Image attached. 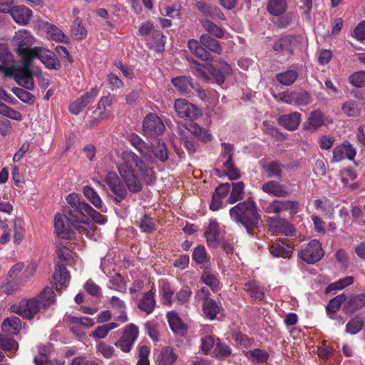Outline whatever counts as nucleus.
<instances>
[{"label": "nucleus", "mask_w": 365, "mask_h": 365, "mask_svg": "<svg viewBox=\"0 0 365 365\" xmlns=\"http://www.w3.org/2000/svg\"><path fill=\"white\" fill-rule=\"evenodd\" d=\"M117 168L120 178L114 172H108L105 178L107 192L117 203L126 198L128 190L138 192L142 190L140 177L148 184L155 181L153 169L133 152H123Z\"/></svg>", "instance_id": "f257e3e1"}, {"label": "nucleus", "mask_w": 365, "mask_h": 365, "mask_svg": "<svg viewBox=\"0 0 365 365\" xmlns=\"http://www.w3.org/2000/svg\"><path fill=\"white\" fill-rule=\"evenodd\" d=\"M230 216L237 225L243 226L249 234L258 227L261 217L257 204L253 200H244L230 210Z\"/></svg>", "instance_id": "f03ea898"}, {"label": "nucleus", "mask_w": 365, "mask_h": 365, "mask_svg": "<svg viewBox=\"0 0 365 365\" xmlns=\"http://www.w3.org/2000/svg\"><path fill=\"white\" fill-rule=\"evenodd\" d=\"M19 63L10 67L0 66V74H2L4 78L14 77L19 86L27 90H33L34 88L33 76L36 72L30 70L31 61H19Z\"/></svg>", "instance_id": "7ed1b4c3"}, {"label": "nucleus", "mask_w": 365, "mask_h": 365, "mask_svg": "<svg viewBox=\"0 0 365 365\" xmlns=\"http://www.w3.org/2000/svg\"><path fill=\"white\" fill-rule=\"evenodd\" d=\"M187 46L196 57L205 61H212L213 60L212 56L205 48L217 54H221L222 52L219 41L207 34L201 35L200 42L195 39L189 40Z\"/></svg>", "instance_id": "20e7f679"}, {"label": "nucleus", "mask_w": 365, "mask_h": 365, "mask_svg": "<svg viewBox=\"0 0 365 365\" xmlns=\"http://www.w3.org/2000/svg\"><path fill=\"white\" fill-rule=\"evenodd\" d=\"M34 42V38L31 32L21 29L16 32L12 43L15 46L16 53L20 56V61H31V56L34 52V48H31Z\"/></svg>", "instance_id": "39448f33"}, {"label": "nucleus", "mask_w": 365, "mask_h": 365, "mask_svg": "<svg viewBox=\"0 0 365 365\" xmlns=\"http://www.w3.org/2000/svg\"><path fill=\"white\" fill-rule=\"evenodd\" d=\"M42 309L38 299L35 297L29 299L21 300L19 304L11 307V311L26 319H31Z\"/></svg>", "instance_id": "423d86ee"}, {"label": "nucleus", "mask_w": 365, "mask_h": 365, "mask_svg": "<svg viewBox=\"0 0 365 365\" xmlns=\"http://www.w3.org/2000/svg\"><path fill=\"white\" fill-rule=\"evenodd\" d=\"M222 150L220 158L224 160L223 167L225 174L230 180H237L240 178V170L233 165L232 158L235 152L234 145L230 143H221Z\"/></svg>", "instance_id": "0eeeda50"}, {"label": "nucleus", "mask_w": 365, "mask_h": 365, "mask_svg": "<svg viewBox=\"0 0 365 365\" xmlns=\"http://www.w3.org/2000/svg\"><path fill=\"white\" fill-rule=\"evenodd\" d=\"M35 58L39 59L48 69L58 70L61 67V62L55 53L43 47L35 46L34 48V52L31 56V62Z\"/></svg>", "instance_id": "6e6552de"}, {"label": "nucleus", "mask_w": 365, "mask_h": 365, "mask_svg": "<svg viewBox=\"0 0 365 365\" xmlns=\"http://www.w3.org/2000/svg\"><path fill=\"white\" fill-rule=\"evenodd\" d=\"M324 255L320 242L313 240L301 249L299 256L307 264H314L321 259Z\"/></svg>", "instance_id": "1a4fd4ad"}, {"label": "nucleus", "mask_w": 365, "mask_h": 365, "mask_svg": "<svg viewBox=\"0 0 365 365\" xmlns=\"http://www.w3.org/2000/svg\"><path fill=\"white\" fill-rule=\"evenodd\" d=\"M174 109L180 118L194 120L201 115L200 110L185 99L178 98L174 103Z\"/></svg>", "instance_id": "9d476101"}, {"label": "nucleus", "mask_w": 365, "mask_h": 365, "mask_svg": "<svg viewBox=\"0 0 365 365\" xmlns=\"http://www.w3.org/2000/svg\"><path fill=\"white\" fill-rule=\"evenodd\" d=\"M138 334V327L133 324H128L125 327L121 338L115 343V346L128 353L131 350Z\"/></svg>", "instance_id": "9b49d317"}, {"label": "nucleus", "mask_w": 365, "mask_h": 365, "mask_svg": "<svg viewBox=\"0 0 365 365\" xmlns=\"http://www.w3.org/2000/svg\"><path fill=\"white\" fill-rule=\"evenodd\" d=\"M143 132L148 137L161 135L165 130V125L160 118L155 113L148 115L143 124Z\"/></svg>", "instance_id": "f8f14e48"}, {"label": "nucleus", "mask_w": 365, "mask_h": 365, "mask_svg": "<svg viewBox=\"0 0 365 365\" xmlns=\"http://www.w3.org/2000/svg\"><path fill=\"white\" fill-rule=\"evenodd\" d=\"M99 93L97 86L92 88L89 91L84 93L81 98H77L69 106V110L72 114L78 115L88 104L94 101Z\"/></svg>", "instance_id": "ddd939ff"}, {"label": "nucleus", "mask_w": 365, "mask_h": 365, "mask_svg": "<svg viewBox=\"0 0 365 365\" xmlns=\"http://www.w3.org/2000/svg\"><path fill=\"white\" fill-rule=\"evenodd\" d=\"M356 154V149L348 141L343 144L336 145L332 151V158L330 160L331 163H336L348 159L349 160H354Z\"/></svg>", "instance_id": "4468645a"}, {"label": "nucleus", "mask_w": 365, "mask_h": 365, "mask_svg": "<svg viewBox=\"0 0 365 365\" xmlns=\"http://www.w3.org/2000/svg\"><path fill=\"white\" fill-rule=\"evenodd\" d=\"M83 205H88V203L86 202H83L80 206L77 205V207H69L68 209L64 210V215L66 219L69 221V222L75 227L76 229H80L81 227V225H76V223H84L86 221V213L85 212L83 207Z\"/></svg>", "instance_id": "2eb2a0df"}, {"label": "nucleus", "mask_w": 365, "mask_h": 365, "mask_svg": "<svg viewBox=\"0 0 365 365\" xmlns=\"http://www.w3.org/2000/svg\"><path fill=\"white\" fill-rule=\"evenodd\" d=\"M68 324L71 330L78 336L81 335V328H89L94 325V322L89 317H78L71 314H66L64 318Z\"/></svg>", "instance_id": "dca6fc26"}, {"label": "nucleus", "mask_w": 365, "mask_h": 365, "mask_svg": "<svg viewBox=\"0 0 365 365\" xmlns=\"http://www.w3.org/2000/svg\"><path fill=\"white\" fill-rule=\"evenodd\" d=\"M269 229L276 233H283L286 235H293L295 229L287 220L278 217H271L269 220Z\"/></svg>", "instance_id": "f3484780"}, {"label": "nucleus", "mask_w": 365, "mask_h": 365, "mask_svg": "<svg viewBox=\"0 0 365 365\" xmlns=\"http://www.w3.org/2000/svg\"><path fill=\"white\" fill-rule=\"evenodd\" d=\"M69 221L65 220L60 214H56L54 217V226L56 232L58 237L65 240L71 239L74 232L72 230L73 227L71 224L68 223Z\"/></svg>", "instance_id": "a211bd4d"}, {"label": "nucleus", "mask_w": 365, "mask_h": 365, "mask_svg": "<svg viewBox=\"0 0 365 365\" xmlns=\"http://www.w3.org/2000/svg\"><path fill=\"white\" fill-rule=\"evenodd\" d=\"M262 190L268 195L277 197H286L289 195L285 185L276 180H270L262 184Z\"/></svg>", "instance_id": "6ab92c4d"}, {"label": "nucleus", "mask_w": 365, "mask_h": 365, "mask_svg": "<svg viewBox=\"0 0 365 365\" xmlns=\"http://www.w3.org/2000/svg\"><path fill=\"white\" fill-rule=\"evenodd\" d=\"M326 124L324 114L319 110L311 112L303 125L306 130L314 132L321 126Z\"/></svg>", "instance_id": "aec40b11"}, {"label": "nucleus", "mask_w": 365, "mask_h": 365, "mask_svg": "<svg viewBox=\"0 0 365 365\" xmlns=\"http://www.w3.org/2000/svg\"><path fill=\"white\" fill-rule=\"evenodd\" d=\"M269 252L276 257H289L292 253V247L287 240H278L269 247Z\"/></svg>", "instance_id": "412c9836"}, {"label": "nucleus", "mask_w": 365, "mask_h": 365, "mask_svg": "<svg viewBox=\"0 0 365 365\" xmlns=\"http://www.w3.org/2000/svg\"><path fill=\"white\" fill-rule=\"evenodd\" d=\"M13 19L19 24H29L32 16V11L26 6H18L12 7L10 10Z\"/></svg>", "instance_id": "4be33fe9"}, {"label": "nucleus", "mask_w": 365, "mask_h": 365, "mask_svg": "<svg viewBox=\"0 0 365 365\" xmlns=\"http://www.w3.org/2000/svg\"><path fill=\"white\" fill-rule=\"evenodd\" d=\"M298 202L294 200H274L269 206V212L279 214L283 211L293 210L297 212Z\"/></svg>", "instance_id": "5701e85b"}, {"label": "nucleus", "mask_w": 365, "mask_h": 365, "mask_svg": "<svg viewBox=\"0 0 365 365\" xmlns=\"http://www.w3.org/2000/svg\"><path fill=\"white\" fill-rule=\"evenodd\" d=\"M301 122V114L293 112L289 114H284L279 118V124L289 130H294L298 128Z\"/></svg>", "instance_id": "b1692460"}, {"label": "nucleus", "mask_w": 365, "mask_h": 365, "mask_svg": "<svg viewBox=\"0 0 365 365\" xmlns=\"http://www.w3.org/2000/svg\"><path fill=\"white\" fill-rule=\"evenodd\" d=\"M274 51L282 55L292 54L294 50L293 38L290 36H284L277 40L272 46Z\"/></svg>", "instance_id": "393cba45"}, {"label": "nucleus", "mask_w": 365, "mask_h": 365, "mask_svg": "<svg viewBox=\"0 0 365 365\" xmlns=\"http://www.w3.org/2000/svg\"><path fill=\"white\" fill-rule=\"evenodd\" d=\"M219 236L220 225L216 220H212L205 232V237L208 246L216 247L218 245Z\"/></svg>", "instance_id": "a878e982"}, {"label": "nucleus", "mask_w": 365, "mask_h": 365, "mask_svg": "<svg viewBox=\"0 0 365 365\" xmlns=\"http://www.w3.org/2000/svg\"><path fill=\"white\" fill-rule=\"evenodd\" d=\"M56 289H62L68 285L70 275L64 266L58 265L53 274Z\"/></svg>", "instance_id": "bb28decb"}, {"label": "nucleus", "mask_w": 365, "mask_h": 365, "mask_svg": "<svg viewBox=\"0 0 365 365\" xmlns=\"http://www.w3.org/2000/svg\"><path fill=\"white\" fill-rule=\"evenodd\" d=\"M2 331L9 335L17 334L21 329V319L12 316L5 319L1 325Z\"/></svg>", "instance_id": "cd10ccee"}, {"label": "nucleus", "mask_w": 365, "mask_h": 365, "mask_svg": "<svg viewBox=\"0 0 365 365\" xmlns=\"http://www.w3.org/2000/svg\"><path fill=\"white\" fill-rule=\"evenodd\" d=\"M365 307V294L351 296L346 302L344 309L346 313H353Z\"/></svg>", "instance_id": "c85d7f7f"}, {"label": "nucleus", "mask_w": 365, "mask_h": 365, "mask_svg": "<svg viewBox=\"0 0 365 365\" xmlns=\"http://www.w3.org/2000/svg\"><path fill=\"white\" fill-rule=\"evenodd\" d=\"M173 86L182 94L190 93L192 88H195V84L191 82L190 78L187 76H178L172 79Z\"/></svg>", "instance_id": "c756f323"}, {"label": "nucleus", "mask_w": 365, "mask_h": 365, "mask_svg": "<svg viewBox=\"0 0 365 365\" xmlns=\"http://www.w3.org/2000/svg\"><path fill=\"white\" fill-rule=\"evenodd\" d=\"M230 185V195L227 199V202L229 204H234L244 198L245 185L243 182L240 181L232 182Z\"/></svg>", "instance_id": "7c9ffc66"}, {"label": "nucleus", "mask_w": 365, "mask_h": 365, "mask_svg": "<svg viewBox=\"0 0 365 365\" xmlns=\"http://www.w3.org/2000/svg\"><path fill=\"white\" fill-rule=\"evenodd\" d=\"M36 298L38 299V303L42 309L47 308L56 302V294L53 289L51 287H46L39 293Z\"/></svg>", "instance_id": "2f4dec72"}, {"label": "nucleus", "mask_w": 365, "mask_h": 365, "mask_svg": "<svg viewBox=\"0 0 365 365\" xmlns=\"http://www.w3.org/2000/svg\"><path fill=\"white\" fill-rule=\"evenodd\" d=\"M130 141L132 145L140 153L142 157L145 160H153V155L150 152V146L146 145L139 136L136 135H132Z\"/></svg>", "instance_id": "473e14b6"}, {"label": "nucleus", "mask_w": 365, "mask_h": 365, "mask_svg": "<svg viewBox=\"0 0 365 365\" xmlns=\"http://www.w3.org/2000/svg\"><path fill=\"white\" fill-rule=\"evenodd\" d=\"M202 307L205 315L211 320L215 318L220 310V307L217 302L208 297H205Z\"/></svg>", "instance_id": "72a5a7b5"}, {"label": "nucleus", "mask_w": 365, "mask_h": 365, "mask_svg": "<svg viewBox=\"0 0 365 365\" xmlns=\"http://www.w3.org/2000/svg\"><path fill=\"white\" fill-rule=\"evenodd\" d=\"M155 306L154 294L152 292H146L138 303V308L148 314L153 312Z\"/></svg>", "instance_id": "f704fd0d"}, {"label": "nucleus", "mask_w": 365, "mask_h": 365, "mask_svg": "<svg viewBox=\"0 0 365 365\" xmlns=\"http://www.w3.org/2000/svg\"><path fill=\"white\" fill-rule=\"evenodd\" d=\"M177 359V355L172 348L166 346L162 349L158 357V365H173Z\"/></svg>", "instance_id": "c9c22d12"}, {"label": "nucleus", "mask_w": 365, "mask_h": 365, "mask_svg": "<svg viewBox=\"0 0 365 365\" xmlns=\"http://www.w3.org/2000/svg\"><path fill=\"white\" fill-rule=\"evenodd\" d=\"M284 165L277 161H272L262 166V170L268 178H278L282 176V168Z\"/></svg>", "instance_id": "e433bc0d"}, {"label": "nucleus", "mask_w": 365, "mask_h": 365, "mask_svg": "<svg viewBox=\"0 0 365 365\" xmlns=\"http://www.w3.org/2000/svg\"><path fill=\"white\" fill-rule=\"evenodd\" d=\"M299 76L298 72L296 69H289L286 71L277 74V81L284 86L292 85Z\"/></svg>", "instance_id": "4c0bfd02"}, {"label": "nucleus", "mask_w": 365, "mask_h": 365, "mask_svg": "<svg viewBox=\"0 0 365 365\" xmlns=\"http://www.w3.org/2000/svg\"><path fill=\"white\" fill-rule=\"evenodd\" d=\"M244 289L255 299L262 300L264 297L263 288L255 281H250L245 283Z\"/></svg>", "instance_id": "58836bf2"}, {"label": "nucleus", "mask_w": 365, "mask_h": 365, "mask_svg": "<svg viewBox=\"0 0 365 365\" xmlns=\"http://www.w3.org/2000/svg\"><path fill=\"white\" fill-rule=\"evenodd\" d=\"M150 152L153 155V160L148 161L152 163L155 158L158 159L161 162H165L168 160V150L164 143L158 142V143L150 147Z\"/></svg>", "instance_id": "ea45409f"}, {"label": "nucleus", "mask_w": 365, "mask_h": 365, "mask_svg": "<svg viewBox=\"0 0 365 365\" xmlns=\"http://www.w3.org/2000/svg\"><path fill=\"white\" fill-rule=\"evenodd\" d=\"M83 192L96 207L101 209L102 212L106 211V208H103V202L100 196L92 187L89 186L83 187Z\"/></svg>", "instance_id": "a19ab883"}, {"label": "nucleus", "mask_w": 365, "mask_h": 365, "mask_svg": "<svg viewBox=\"0 0 365 365\" xmlns=\"http://www.w3.org/2000/svg\"><path fill=\"white\" fill-rule=\"evenodd\" d=\"M46 31L50 38L53 41L62 43H67L68 41V37L53 24H48L46 26Z\"/></svg>", "instance_id": "79ce46f5"}, {"label": "nucleus", "mask_w": 365, "mask_h": 365, "mask_svg": "<svg viewBox=\"0 0 365 365\" xmlns=\"http://www.w3.org/2000/svg\"><path fill=\"white\" fill-rule=\"evenodd\" d=\"M201 22L203 29L211 35L218 38L224 37L225 31L222 28L208 19L202 20Z\"/></svg>", "instance_id": "37998d69"}, {"label": "nucleus", "mask_w": 365, "mask_h": 365, "mask_svg": "<svg viewBox=\"0 0 365 365\" xmlns=\"http://www.w3.org/2000/svg\"><path fill=\"white\" fill-rule=\"evenodd\" d=\"M168 320L171 329L177 334H182L186 329V326L182 322L179 317L174 312L168 314Z\"/></svg>", "instance_id": "c03bdc74"}, {"label": "nucleus", "mask_w": 365, "mask_h": 365, "mask_svg": "<svg viewBox=\"0 0 365 365\" xmlns=\"http://www.w3.org/2000/svg\"><path fill=\"white\" fill-rule=\"evenodd\" d=\"M267 9L271 14L279 16L285 11L287 2L285 0H269Z\"/></svg>", "instance_id": "a18cd8bd"}, {"label": "nucleus", "mask_w": 365, "mask_h": 365, "mask_svg": "<svg viewBox=\"0 0 365 365\" xmlns=\"http://www.w3.org/2000/svg\"><path fill=\"white\" fill-rule=\"evenodd\" d=\"M113 99L114 96L110 94L101 98L98 104V108L95 111L97 112L99 110L98 115L101 119H105L109 115V113L106 111V108L113 103Z\"/></svg>", "instance_id": "49530a36"}, {"label": "nucleus", "mask_w": 365, "mask_h": 365, "mask_svg": "<svg viewBox=\"0 0 365 365\" xmlns=\"http://www.w3.org/2000/svg\"><path fill=\"white\" fill-rule=\"evenodd\" d=\"M201 280L214 292L220 289V282L216 274L208 271L203 272Z\"/></svg>", "instance_id": "de8ad7c7"}, {"label": "nucleus", "mask_w": 365, "mask_h": 365, "mask_svg": "<svg viewBox=\"0 0 365 365\" xmlns=\"http://www.w3.org/2000/svg\"><path fill=\"white\" fill-rule=\"evenodd\" d=\"M118 327V324L115 322H110L102 326H99L95 329L92 332L91 336L96 339L105 338L108 332Z\"/></svg>", "instance_id": "09e8293b"}, {"label": "nucleus", "mask_w": 365, "mask_h": 365, "mask_svg": "<svg viewBox=\"0 0 365 365\" xmlns=\"http://www.w3.org/2000/svg\"><path fill=\"white\" fill-rule=\"evenodd\" d=\"M187 129L191 133L199 137L205 142L210 141L212 140L211 134L205 129L199 126L197 123H191Z\"/></svg>", "instance_id": "8fccbe9b"}, {"label": "nucleus", "mask_w": 365, "mask_h": 365, "mask_svg": "<svg viewBox=\"0 0 365 365\" xmlns=\"http://www.w3.org/2000/svg\"><path fill=\"white\" fill-rule=\"evenodd\" d=\"M71 33L78 40L84 39L87 36V30L82 25L80 18L78 17L74 20L71 26Z\"/></svg>", "instance_id": "3c124183"}, {"label": "nucleus", "mask_w": 365, "mask_h": 365, "mask_svg": "<svg viewBox=\"0 0 365 365\" xmlns=\"http://www.w3.org/2000/svg\"><path fill=\"white\" fill-rule=\"evenodd\" d=\"M346 299L345 294H339L329 301L326 309L330 318H331L330 314L336 313L339 309L341 304L346 301Z\"/></svg>", "instance_id": "603ef678"}, {"label": "nucleus", "mask_w": 365, "mask_h": 365, "mask_svg": "<svg viewBox=\"0 0 365 365\" xmlns=\"http://www.w3.org/2000/svg\"><path fill=\"white\" fill-rule=\"evenodd\" d=\"M0 348L5 351L14 353L18 349V344L14 339L0 334Z\"/></svg>", "instance_id": "864d4df0"}, {"label": "nucleus", "mask_w": 365, "mask_h": 365, "mask_svg": "<svg viewBox=\"0 0 365 365\" xmlns=\"http://www.w3.org/2000/svg\"><path fill=\"white\" fill-rule=\"evenodd\" d=\"M83 209L85 212H87L86 217L89 216L95 222L100 225H103L106 222V217L93 209L89 204L83 205Z\"/></svg>", "instance_id": "5fc2aeb1"}, {"label": "nucleus", "mask_w": 365, "mask_h": 365, "mask_svg": "<svg viewBox=\"0 0 365 365\" xmlns=\"http://www.w3.org/2000/svg\"><path fill=\"white\" fill-rule=\"evenodd\" d=\"M13 93L18 97L22 102L27 104H33L35 101V98L33 94L29 91L19 87L12 88Z\"/></svg>", "instance_id": "6e6d98bb"}, {"label": "nucleus", "mask_w": 365, "mask_h": 365, "mask_svg": "<svg viewBox=\"0 0 365 365\" xmlns=\"http://www.w3.org/2000/svg\"><path fill=\"white\" fill-rule=\"evenodd\" d=\"M312 101V97L308 92L303 90L295 91V106H306L311 103Z\"/></svg>", "instance_id": "4d7b16f0"}, {"label": "nucleus", "mask_w": 365, "mask_h": 365, "mask_svg": "<svg viewBox=\"0 0 365 365\" xmlns=\"http://www.w3.org/2000/svg\"><path fill=\"white\" fill-rule=\"evenodd\" d=\"M354 282V277L351 276L346 277L344 278L340 279L338 281L330 284L327 288H326V292H330L333 290L336 289H341L348 285H350L353 284Z\"/></svg>", "instance_id": "13d9d810"}, {"label": "nucleus", "mask_w": 365, "mask_h": 365, "mask_svg": "<svg viewBox=\"0 0 365 365\" xmlns=\"http://www.w3.org/2000/svg\"><path fill=\"white\" fill-rule=\"evenodd\" d=\"M349 81L354 87H365V71H359L351 73L349 77Z\"/></svg>", "instance_id": "bf43d9fd"}, {"label": "nucleus", "mask_w": 365, "mask_h": 365, "mask_svg": "<svg viewBox=\"0 0 365 365\" xmlns=\"http://www.w3.org/2000/svg\"><path fill=\"white\" fill-rule=\"evenodd\" d=\"M192 259L197 264H203L208 262L209 257L204 246L199 245L194 249Z\"/></svg>", "instance_id": "052dcab7"}, {"label": "nucleus", "mask_w": 365, "mask_h": 365, "mask_svg": "<svg viewBox=\"0 0 365 365\" xmlns=\"http://www.w3.org/2000/svg\"><path fill=\"white\" fill-rule=\"evenodd\" d=\"M364 321L359 317H355L350 320L346 326V331L351 334H356L361 330Z\"/></svg>", "instance_id": "680f3d73"}, {"label": "nucleus", "mask_w": 365, "mask_h": 365, "mask_svg": "<svg viewBox=\"0 0 365 365\" xmlns=\"http://www.w3.org/2000/svg\"><path fill=\"white\" fill-rule=\"evenodd\" d=\"M14 242L20 244L24 238V230L21 225V221L19 219L14 220Z\"/></svg>", "instance_id": "e2e57ef3"}, {"label": "nucleus", "mask_w": 365, "mask_h": 365, "mask_svg": "<svg viewBox=\"0 0 365 365\" xmlns=\"http://www.w3.org/2000/svg\"><path fill=\"white\" fill-rule=\"evenodd\" d=\"M246 356L248 359L255 361L263 362L268 359L269 354L259 349H255L254 350L247 351Z\"/></svg>", "instance_id": "0e129e2a"}, {"label": "nucleus", "mask_w": 365, "mask_h": 365, "mask_svg": "<svg viewBox=\"0 0 365 365\" xmlns=\"http://www.w3.org/2000/svg\"><path fill=\"white\" fill-rule=\"evenodd\" d=\"M108 287L118 292H125V283L120 274H115L110 280Z\"/></svg>", "instance_id": "69168bd1"}, {"label": "nucleus", "mask_w": 365, "mask_h": 365, "mask_svg": "<svg viewBox=\"0 0 365 365\" xmlns=\"http://www.w3.org/2000/svg\"><path fill=\"white\" fill-rule=\"evenodd\" d=\"M274 97L278 102L294 106L295 91L283 92L278 95H274Z\"/></svg>", "instance_id": "338daca9"}, {"label": "nucleus", "mask_w": 365, "mask_h": 365, "mask_svg": "<svg viewBox=\"0 0 365 365\" xmlns=\"http://www.w3.org/2000/svg\"><path fill=\"white\" fill-rule=\"evenodd\" d=\"M0 61L5 67L13 61V56L4 44H0Z\"/></svg>", "instance_id": "774afa93"}]
</instances>
